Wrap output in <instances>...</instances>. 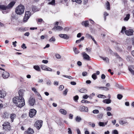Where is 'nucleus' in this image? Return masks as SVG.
Masks as SVG:
<instances>
[{
  "label": "nucleus",
  "instance_id": "obj_1",
  "mask_svg": "<svg viewBox=\"0 0 134 134\" xmlns=\"http://www.w3.org/2000/svg\"><path fill=\"white\" fill-rule=\"evenodd\" d=\"M13 102L18 107L21 108L25 105L24 98H19L18 96L15 97L13 99Z\"/></svg>",
  "mask_w": 134,
  "mask_h": 134
},
{
  "label": "nucleus",
  "instance_id": "obj_2",
  "mask_svg": "<svg viewBox=\"0 0 134 134\" xmlns=\"http://www.w3.org/2000/svg\"><path fill=\"white\" fill-rule=\"evenodd\" d=\"M25 9L24 6L22 4H20L16 8L15 12L18 15H21L24 13Z\"/></svg>",
  "mask_w": 134,
  "mask_h": 134
},
{
  "label": "nucleus",
  "instance_id": "obj_3",
  "mask_svg": "<svg viewBox=\"0 0 134 134\" xmlns=\"http://www.w3.org/2000/svg\"><path fill=\"white\" fill-rule=\"evenodd\" d=\"M3 127V129L5 130H10L11 126L10 123L8 121H5L2 125Z\"/></svg>",
  "mask_w": 134,
  "mask_h": 134
},
{
  "label": "nucleus",
  "instance_id": "obj_4",
  "mask_svg": "<svg viewBox=\"0 0 134 134\" xmlns=\"http://www.w3.org/2000/svg\"><path fill=\"white\" fill-rule=\"evenodd\" d=\"M43 121L41 120L37 121L34 124V126L38 130H39L42 125Z\"/></svg>",
  "mask_w": 134,
  "mask_h": 134
},
{
  "label": "nucleus",
  "instance_id": "obj_5",
  "mask_svg": "<svg viewBox=\"0 0 134 134\" xmlns=\"http://www.w3.org/2000/svg\"><path fill=\"white\" fill-rule=\"evenodd\" d=\"M31 13L29 11H27L25 12V16L23 19V21L26 22L29 18L31 16Z\"/></svg>",
  "mask_w": 134,
  "mask_h": 134
},
{
  "label": "nucleus",
  "instance_id": "obj_6",
  "mask_svg": "<svg viewBox=\"0 0 134 134\" xmlns=\"http://www.w3.org/2000/svg\"><path fill=\"white\" fill-rule=\"evenodd\" d=\"M36 110L34 109H31L30 110L29 113V115L31 118H33L36 114Z\"/></svg>",
  "mask_w": 134,
  "mask_h": 134
},
{
  "label": "nucleus",
  "instance_id": "obj_7",
  "mask_svg": "<svg viewBox=\"0 0 134 134\" xmlns=\"http://www.w3.org/2000/svg\"><path fill=\"white\" fill-rule=\"evenodd\" d=\"M1 117L4 119H7L9 118V114L7 111L3 112L1 114Z\"/></svg>",
  "mask_w": 134,
  "mask_h": 134
},
{
  "label": "nucleus",
  "instance_id": "obj_8",
  "mask_svg": "<svg viewBox=\"0 0 134 134\" xmlns=\"http://www.w3.org/2000/svg\"><path fill=\"white\" fill-rule=\"evenodd\" d=\"M36 102V100L35 98L30 97L29 99L28 103L30 106H33L34 105Z\"/></svg>",
  "mask_w": 134,
  "mask_h": 134
},
{
  "label": "nucleus",
  "instance_id": "obj_9",
  "mask_svg": "<svg viewBox=\"0 0 134 134\" xmlns=\"http://www.w3.org/2000/svg\"><path fill=\"white\" fill-rule=\"evenodd\" d=\"M82 54L84 59L88 61L91 60L90 58V56L85 52H83L82 53Z\"/></svg>",
  "mask_w": 134,
  "mask_h": 134
},
{
  "label": "nucleus",
  "instance_id": "obj_10",
  "mask_svg": "<svg viewBox=\"0 0 134 134\" xmlns=\"http://www.w3.org/2000/svg\"><path fill=\"white\" fill-rule=\"evenodd\" d=\"M134 31L131 29L126 30L125 32V34L128 36H132L133 34Z\"/></svg>",
  "mask_w": 134,
  "mask_h": 134
},
{
  "label": "nucleus",
  "instance_id": "obj_11",
  "mask_svg": "<svg viewBox=\"0 0 134 134\" xmlns=\"http://www.w3.org/2000/svg\"><path fill=\"white\" fill-rule=\"evenodd\" d=\"M34 133V131L33 129L29 127L26 131L24 132V134H32Z\"/></svg>",
  "mask_w": 134,
  "mask_h": 134
},
{
  "label": "nucleus",
  "instance_id": "obj_12",
  "mask_svg": "<svg viewBox=\"0 0 134 134\" xmlns=\"http://www.w3.org/2000/svg\"><path fill=\"white\" fill-rule=\"evenodd\" d=\"M79 110L81 111L87 112L88 111V109L87 107L82 105L80 107Z\"/></svg>",
  "mask_w": 134,
  "mask_h": 134
},
{
  "label": "nucleus",
  "instance_id": "obj_13",
  "mask_svg": "<svg viewBox=\"0 0 134 134\" xmlns=\"http://www.w3.org/2000/svg\"><path fill=\"white\" fill-rule=\"evenodd\" d=\"M24 91H25L22 89H20L18 91V94H19V96H18L19 98H24L23 96L24 95Z\"/></svg>",
  "mask_w": 134,
  "mask_h": 134
},
{
  "label": "nucleus",
  "instance_id": "obj_14",
  "mask_svg": "<svg viewBox=\"0 0 134 134\" xmlns=\"http://www.w3.org/2000/svg\"><path fill=\"white\" fill-rule=\"evenodd\" d=\"M9 76V74L7 72L4 71L2 74V76L4 79H7Z\"/></svg>",
  "mask_w": 134,
  "mask_h": 134
},
{
  "label": "nucleus",
  "instance_id": "obj_15",
  "mask_svg": "<svg viewBox=\"0 0 134 134\" xmlns=\"http://www.w3.org/2000/svg\"><path fill=\"white\" fill-rule=\"evenodd\" d=\"M15 2L12 1L7 6H6L7 9L12 8L15 4Z\"/></svg>",
  "mask_w": 134,
  "mask_h": 134
},
{
  "label": "nucleus",
  "instance_id": "obj_16",
  "mask_svg": "<svg viewBox=\"0 0 134 134\" xmlns=\"http://www.w3.org/2000/svg\"><path fill=\"white\" fill-rule=\"evenodd\" d=\"M59 36L60 37L65 39H68L69 38V36L66 34H60Z\"/></svg>",
  "mask_w": 134,
  "mask_h": 134
},
{
  "label": "nucleus",
  "instance_id": "obj_17",
  "mask_svg": "<svg viewBox=\"0 0 134 134\" xmlns=\"http://www.w3.org/2000/svg\"><path fill=\"white\" fill-rule=\"evenodd\" d=\"M10 116L11 120L10 121L12 122H13L14 119L15 118L16 116V115L15 114L12 113L10 114Z\"/></svg>",
  "mask_w": 134,
  "mask_h": 134
},
{
  "label": "nucleus",
  "instance_id": "obj_18",
  "mask_svg": "<svg viewBox=\"0 0 134 134\" xmlns=\"http://www.w3.org/2000/svg\"><path fill=\"white\" fill-rule=\"evenodd\" d=\"M63 28L60 26H55L52 29V30H59L61 31L63 29Z\"/></svg>",
  "mask_w": 134,
  "mask_h": 134
},
{
  "label": "nucleus",
  "instance_id": "obj_19",
  "mask_svg": "<svg viewBox=\"0 0 134 134\" xmlns=\"http://www.w3.org/2000/svg\"><path fill=\"white\" fill-rule=\"evenodd\" d=\"M81 24L85 27H88L89 25V21H83L82 22Z\"/></svg>",
  "mask_w": 134,
  "mask_h": 134
},
{
  "label": "nucleus",
  "instance_id": "obj_20",
  "mask_svg": "<svg viewBox=\"0 0 134 134\" xmlns=\"http://www.w3.org/2000/svg\"><path fill=\"white\" fill-rule=\"evenodd\" d=\"M28 30V29L27 28L25 27L23 28V27H20L18 29V31L20 32L24 31H25L27 30Z\"/></svg>",
  "mask_w": 134,
  "mask_h": 134
},
{
  "label": "nucleus",
  "instance_id": "obj_21",
  "mask_svg": "<svg viewBox=\"0 0 134 134\" xmlns=\"http://www.w3.org/2000/svg\"><path fill=\"white\" fill-rule=\"evenodd\" d=\"M105 5L106 9L108 10H110V3L108 1H107L105 3Z\"/></svg>",
  "mask_w": 134,
  "mask_h": 134
},
{
  "label": "nucleus",
  "instance_id": "obj_22",
  "mask_svg": "<svg viewBox=\"0 0 134 134\" xmlns=\"http://www.w3.org/2000/svg\"><path fill=\"white\" fill-rule=\"evenodd\" d=\"M7 9L6 6L4 5H0V10H5Z\"/></svg>",
  "mask_w": 134,
  "mask_h": 134
},
{
  "label": "nucleus",
  "instance_id": "obj_23",
  "mask_svg": "<svg viewBox=\"0 0 134 134\" xmlns=\"http://www.w3.org/2000/svg\"><path fill=\"white\" fill-rule=\"evenodd\" d=\"M32 11L34 12L39 11V10L37 7L34 6H32Z\"/></svg>",
  "mask_w": 134,
  "mask_h": 134
},
{
  "label": "nucleus",
  "instance_id": "obj_24",
  "mask_svg": "<svg viewBox=\"0 0 134 134\" xmlns=\"http://www.w3.org/2000/svg\"><path fill=\"white\" fill-rule=\"evenodd\" d=\"M59 112L60 113L64 115H65L67 114L66 111L64 109H60L59 110Z\"/></svg>",
  "mask_w": 134,
  "mask_h": 134
},
{
  "label": "nucleus",
  "instance_id": "obj_25",
  "mask_svg": "<svg viewBox=\"0 0 134 134\" xmlns=\"http://www.w3.org/2000/svg\"><path fill=\"white\" fill-rule=\"evenodd\" d=\"M103 102L104 103L108 104L111 102V100L109 99H105L103 100Z\"/></svg>",
  "mask_w": 134,
  "mask_h": 134
},
{
  "label": "nucleus",
  "instance_id": "obj_26",
  "mask_svg": "<svg viewBox=\"0 0 134 134\" xmlns=\"http://www.w3.org/2000/svg\"><path fill=\"white\" fill-rule=\"evenodd\" d=\"M34 68L36 71H40L41 69L39 66L38 65H35L34 66Z\"/></svg>",
  "mask_w": 134,
  "mask_h": 134
},
{
  "label": "nucleus",
  "instance_id": "obj_27",
  "mask_svg": "<svg viewBox=\"0 0 134 134\" xmlns=\"http://www.w3.org/2000/svg\"><path fill=\"white\" fill-rule=\"evenodd\" d=\"M42 69L43 70L47 71L48 69H47V67L45 65H42L41 66Z\"/></svg>",
  "mask_w": 134,
  "mask_h": 134
},
{
  "label": "nucleus",
  "instance_id": "obj_28",
  "mask_svg": "<svg viewBox=\"0 0 134 134\" xmlns=\"http://www.w3.org/2000/svg\"><path fill=\"white\" fill-rule=\"evenodd\" d=\"M87 90L86 89H85L84 88H81L79 90V91L81 93H86L87 92Z\"/></svg>",
  "mask_w": 134,
  "mask_h": 134
},
{
  "label": "nucleus",
  "instance_id": "obj_29",
  "mask_svg": "<svg viewBox=\"0 0 134 134\" xmlns=\"http://www.w3.org/2000/svg\"><path fill=\"white\" fill-rule=\"evenodd\" d=\"M43 21V19L41 18H38L37 20V23L38 24H41Z\"/></svg>",
  "mask_w": 134,
  "mask_h": 134
},
{
  "label": "nucleus",
  "instance_id": "obj_30",
  "mask_svg": "<svg viewBox=\"0 0 134 134\" xmlns=\"http://www.w3.org/2000/svg\"><path fill=\"white\" fill-rule=\"evenodd\" d=\"M82 120L81 118L79 116H77L75 118V120L77 122H80Z\"/></svg>",
  "mask_w": 134,
  "mask_h": 134
},
{
  "label": "nucleus",
  "instance_id": "obj_31",
  "mask_svg": "<svg viewBox=\"0 0 134 134\" xmlns=\"http://www.w3.org/2000/svg\"><path fill=\"white\" fill-rule=\"evenodd\" d=\"M126 29L125 26H123L122 27V30L121 31V32L122 34H124V32L126 31Z\"/></svg>",
  "mask_w": 134,
  "mask_h": 134
},
{
  "label": "nucleus",
  "instance_id": "obj_32",
  "mask_svg": "<svg viewBox=\"0 0 134 134\" xmlns=\"http://www.w3.org/2000/svg\"><path fill=\"white\" fill-rule=\"evenodd\" d=\"M73 50L75 54H77L79 53V51L78 50L76 47L73 48Z\"/></svg>",
  "mask_w": 134,
  "mask_h": 134
},
{
  "label": "nucleus",
  "instance_id": "obj_33",
  "mask_svg": "<svg viewBox=\"0 0 134 134\" xmlns=\"http://www.w3.org/2000/svg\"><path fill=\"white\" fill-rule=\"evenodd\" d=\"M130 15L129 14L126 15V16L124 18V20L125 21H127L129 19Z\"/></svg>",
  "mask_w": 134,
  "mask_h": 134
},
{
  "label": "nucleus",
  "instance_id": "obj_34",
  "mask_svg": "<svg viewBox=\"0 0 134 134\" xmlns=\"http://www.w3.org/2000/svg\"><path fill=\"white\" fill-rule=\"evenodd\" d=\"M92 77L94 80H96L97 78V76L95 73H94L92 75Z\"/></svg>",
  "mask_w": 134,
  "mask_h": 134
},
{
  "label": "nucleus",
  "instance_id": "obj_35",
  "mask_svg": "<svg viewBox=\"0 0 134 134\" xmlns=\"http://www.w3.org/2000/svg\"><path fill=\"white\" fill-rule=\"evenodd\" d=\"M73 2H75L78 4H80L81 3V0H71Z\"/></svg>",
  "mask_w": 134,
  "mask_h": 134
},
{
  "label": "nucleus",
  "instance_id": "obj_36",
  "mask_svg": "<svg viewBox=\"0 0 134 134\" xmlns=\"http://www.w3.org/2000/svg\"><path fill=\"white\" fill-rule=\"evenodd\" d=\"M49 4L52 5H54L55 4V0H52L51 1L49 2Z\"/></svg>",
  "mask_w": 134,
  "mask_h": 134
},
{
  "label": "nucleus",
  "instance_id": "obj_37",
  "mask_svg": "<svg viewBox=\"0 0 134 134\" xmlns=\"http://www.w3.org/2000/svg\"><path fill=\"white\" fill-rule=\"evenodd\" d=\"M99 88H101L103 90H104L105 91H108L109 90V88L106 87H99Z\"/></svg>",
  "mask_w": 134,
  "mask_h": 134
},
{
  "label": "nucleus",
  "instance_id": "obj_38",
  "mask_svg": "<svg viewBox=\"0 0 134 134\" xmlns=\"http://www.w3.org/2000/svg\"><path fill=\"white\" fill-rule=\"evenodd\" d=\"M79 97L78 96L76 95L73 98L75 102H77L78 99Z\"/></svg>",
  "mask_w": 134,
  "mask_h": 134
},
{
  "label": "nucleus",
  "instance_id": "obj_39",
  "mask_svg": "<svg viewBox=\"0 0 134 134\" xmlns=\"http://www.w3.org/2000/svg\"><path fill=\"white\" fill-rule=\"evenodd\" d=\"M117 98L119 99H121L123 97V96L122 95L119 94L117 96Z\"/></svg>",
  "mask_w": 134,
  "mask_h": 134
},
{
  "label": "nucleus",
  "instance_id": "obj_40",
  "mask_svg": "<svg viewBox=\"0 0 134 134\" xmlns=\"http://www.w3.org/2000/svg\"><path fill=\"white\" fill-rule=\"evenodd\" d=\"M4 97V94L3 93L2 91H0V97L1 98H3Z\"/></svg>",
  "mask_w": 134,
  "mask_h": 134
},
{
  "label": "nucleus",
  "instance_id": "obj_41",
  "mask_svg": "<svg viewBox=\"0 0 134 134\" xmlns=\"http://www.w3.org/2000/svg\"><path fill=\"white\" fill-rule=\"evenodd\" d=\"M68 91V89L67 88H66L65 90L63 92V94L65 96L67 94V92Z\"/></svg>",
  "mask_w": 134,
  "mask_h": 134
},
{
  "label": "nucleus",
  "instance_id": "obj_42",
  "mask_svg": "<svg viewBox=\"0 0 134 134\" xmlns=\"http://www.w3.org/2000/svg\"><path fill=\"white\" fill-rule=\"evenodd\" d=\"M129 71H130V72L132 74L134 75V71L130 67L129 68Z\"/></svg>",
  "mask_w": 134,
  "mask_h": 134
},
{
  "label": "nucleus",
  "instance_id": "obj_43",
  "mask_svg": "<svg viewBox=\"0 0 134 134\" xmlns=\"http://www.w3.org/2000/svg\"><path fill=\"white\" fill-rule=\"evenodd\" d=\"M37 94L38 96V99L40 100H42V98L39 93L38 92Z\"/></svg>",
  "mask_w": 134,
  "mask_h": 134
},
{
  "label": "nucleus",
  "instance_id": "obj_44",
  "mask_svg": "<svg viewBox=\"0 0 134 134\" xmlns=\"http://www.w3.org/2000/svg\"><path fill=\"white\" fill-rule=\"evenodd\" d=\"M55 38L54 37H52L49 40V42H52L53 41L54 42L55 41Z\"/></svg>",
  "mask_w": 134,
  "mask_h": 134
},
{
  "label": "nucleus",
  "instance_id": "obj_45",
  "mask_svg": "<svg viewBox=\"0 0 134 134\" xmlns=\"http://www.w3.org/2000/svg\"><path fill=\"white\" fill-rule=\"evenodd\" d=\"M93 113L94 114H98L99 113V111L97 109H95L93 110Z\"/></svg>",
  "mask_w": 134,
  "mask_h": 134
},
{
  "label": "nucleus",
  "instance_id": "obj_46",
  "mask_svg": "<svg viewBox=\"0 0 134 134\" xmlns=\"http://www.w3.org/2000/svg\"><path fill=\"white\" fill-rule=\"evenodd\" d=\"M81 102L82 103H90V102L89 101H88L87 100H82Z\"/></svg>",
  "mask_w": 134,
  "mask_h": 134
},
{
  "label": "nucleus",
  "instance_id": "obj_47",
  "mask_svg": "<svg viewBox=\"0 0 134 134\" xmlns=\"http://www.w3.org/2000/svg\"><path fill=\"white\" fill-rule=\"evenodd\" d=\"M32 91H34L35 93H38V92H37L36 91V89L34 87H33L32 88Z\"/></svg>",
  "mask_w": 134,
  "mask_h": 134
},
{
  "label": "nucleus",
  "instance_id": "obj_48",
  "mask_svg": "<svg viewBox=\"0 0 134 134\" xmlns=\"http://www.w3.org/2000/svg\"><path fill=\"white\" fill-rule=\"evenodd\" d=\"M103 116V114H99L98 115V118L99 119H101L102 118Z\"/></svg>",
  "mask_w": 134,
  "mask_h": 134
},
{
  "label": "nucleus",
  "instance_id": "obj_49",
  "mask_svg": "<svg viewBox=\"0 0 134 134\" xmlns=\"http://www.w3.org/2000/svg\"><path fill=\"white\" fill-rule=\"evenodd\" d=\"M86 37L89 38H91L92 39L93 38L92 36L89 34H87L86 35Z\"/></svg>",
  "mask_w": 134,
  "mask_h": 134
},
{
  "label": "nucleus",
  "instance_id": "obj_50",
  "mask_svg": "<svg viewBox=\"0 0 134 134\" xmlns=\"http://www.w3.org/2000/svg\"><path fill=\"white\" fill-rule=\"evenodd\" d=\"M111 110V108L110 107H107L106 109L107 111H110Z\"/></svg>",
  "mask_w": 134,
  "mask_h": 134
},
{
  "label": "nucleus",
  "instance_id": "obj_51",
  "mask_svg": "<svg viewBox=\"0 0 134 134\" xmlns=\"http://www.w3.org/2000/svg\"><path fill=\"white\" fill-rule=\"evenodd\" d=\"M73 115L71 114H69V118L70 119H72L73 118Z\"/></svg>",
  "mask_w": 134,
  "mask_h": 134
},
{
  "label": "nucleus",
  "instance_id": "obj_52",
  "mask_svg": "<svg viewBox=\"0 0 134 134\" xmlns=\"http://www.w3.org/2000/svg\"><path fill=\"white\" fill-rule=\"evenodd\" d=\"M64 86L63 85H61L59 86V89L60 90H62L64 88Z\"/></svg>",
  "mask_w": 134,
  "mask_h": 134
},
{
  "label": "nucleus",
  "instance_id": "obj_53",
  "mask_svg": "<svg viewBox=\"0 0 134 134\" xmlns=\"http://www.w3.org/2000/svg\"><path fill=\"white\" fill-rule=\"evenodd\" d=\"M99 125L100 126H104V124L103 122H100L99 123Z\"/></svg>",
  "mask_w": 134,
  "mask_h": 134
},
{
  "label": "nucleus",
  "instance_id": "obj_54",
  "mask_svg": "<svg viewBox=\"0 0 134 134\" xmlns=\"http://www.w3.org/2000/svg\"><path fill=\"white\" fill-rule=\"evenodd\" d=\"M68 133L69 134H72V132L71 130L70 129V128H69L68 129Z\"/></svg>",
  "mask_w": 134,
  "mask_h": 134
},
{
  "label": "nucleus",
  "instance_id": "obj_55",
  "mask_svg": "<svg viewBox=\"0 0 134 134\" xmlns=\"http://www.w3.org/2000/svg\"><path fill=\"white\" fill-rule=\"evenodd\" d=\"M88 97L89 96L85 94L83 96V98L84 99H87Z\"/></svg>",
  "mask_w": 134,
  "mask_h": 134
},
{
  "label": "nucleus",
  "instance_id": "obj_56",
  "mask_svg": "<svg viewBox=\"0 0 134 134\" xmlns=\"http://www.w3.org/2000/svg\"><path fill=\"white\" fill-rule=\"evenodd\" d=\"M113 134H118V131L116 130H115L113 131Z\"/></svg>",
  "mask_w": 134,
  "mask_h": 134
},
{
  "label": "nucleus",
  "instance_id": "obj_57",
  "mask_svg": "<svg viewBox=\"0 0 134 134\" xmlns=\"http://www.w3.org/2000/svg\"><path fill=\"white\" fill-rule=\"evenodd\" d=\"M119 123L121 125H123L124 124H125V122L124 121H123L122 120H120L119 121Z\"/></svg>",
  "mask_w": 134,
  "mask_h": 134
},
{
  "label": "nucleus",
  "instance_id": "obj_58",
  "mask_svg": "<svg viewBox=\"0 0 134 134\" xmlns=\"http://www.w3.org/2000/svg\"><path fill=\"white\" fill-rule=\"evenodd\" d=\"M21 47L22 48H23L24 49L26 48L27 47L26 46L25 44L24 43H23V44L21 46Z\"/></svg>",
  "mask_w": 134,
  "mask_h": 134
},
{
  "label": "nucleus",
  "instance_id": "obj_59",
  "mask_svg": "<svg viewBox=\"0 0 134 134\" xmlns=\"http://www.w3.org/2000/svg\"><path fill=\"white\" fill-rule=\"evenodd\" d=\"M42 62L44 64H47L48 63V61L47 60H43Z\"/></svg>",
  "mask_w": 134,
  "mask_h": 134
},
{
  "label": "nucleus",
  "instance_id": "obj_60",
  "mask_svg": "<svg viewBox=\"0 0 134 134\" xmlns=\"http://www.w3.org/2000/svg\"><path fill=\"white\" fill-rule=\"evenodd\" d=\"M55 56L57 58L59 59L61 58V56L59 54H56Z\"/></svg>",
  "mask_w": 134,
  "mask_h": 134
},
{
  "label": "nucleus",
  "instance_id": "obj_61",
  "mask_svg": "<svg viewBox=\"0 0 134 134\" xmlns=\"http://www.w3.org/2000/svg\"><path fill=\"white\" fill-rule=\"evenodd\" d=\"M86 51L88 52H91V48H87L86 49Z\"/></svg>",
  "mask_w": 134,
  "mask_h": 134
},
{
  "label": "nucleus",
  "instance_id": "obj_62",
  "mask_svg": "<svg viewBox=\"0 0 134 134\" xmlns=\"http://www.w3.org/2000/svg\"><path fill=\"white\" fill-rule=\"evenodd\" d=\"M16 43L17 42L16 41H15L14 42H13V45L14 47H15L16 46Z\"/></svg>",
  "mask_w": 134,
  "mask_h": 134
},
{
  "label": "nucleus",
  "instance_id": "obj_63",
  "mask_svg": "<svg viewBox=\"0 0 134 134\" xmlns=\"http://www.w3.org/2000/svg\"><path fill=\"white\" fill-rule=\"evenodd\" d=\"M70 84L72 85H76V83L74 81H72L70 82Z\"/></svg>",
  "mask_w": 134,
  "mask_h": 134
},
{
  "label": "nucleus",
  "instance_id": "obj_64",
  "mask_svg": "<svg viewBox=\"0 0 134 134\" xmlns=\"http://www.w3.org/2000/svg\"><path fill=\"white\" fill-rule=\"evenodd\" d=\"M87 73L86 72L84 71L82 72V75L83 76H85L87 74Z\"/></svg>",
  "mask_w": 134,
  "mask_h": 134
}]
</instances>
